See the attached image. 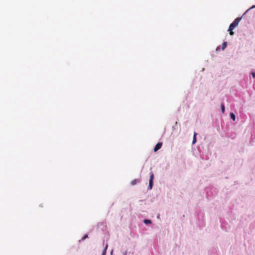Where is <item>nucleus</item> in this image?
I'll return each instance as SVG.
<instances>
[{
    "label": "nucleus",
    "mask_w": 255,
    "mask_h": 255,
    "mask_svg": "<svg viewBox=\"0 0 255 255\" xmlns=\"http://www.w3.org/2000/svg\"><path fill=\"white\" fill-rule=\"evenodd\" d=\"M251 74H252V76H253V77L254 78H255V72H252Z\"/></svg>",
    "instance_id": "nucleus-12"
},
{
    "label": "nucleus",
    "mask_w": 255,
    "mask_h": 255,
    "mask_svg": "<svg viewBox=\"0 0 255 255\" xmlns=\"http://www.w3.org/2000/svg\"><path fill=\"white\" fill-rule=\"evenodd\" d=\"M162 143L161 142H158L157 143L154 148V152H156L158 150H159L162 146Z\"/></svg>",
    "instance_id": "nucleus-3"
},
{
    "label": "nucleus",
    "mask_w": 255,
    "mask_h": 255,
    "mask_svg": "<svg viewBox=\"0 0 255 255\" xmlns=\"http://www.w3.org/2000/svg\"><path fill=\"white\" fill-rule=\"evenodd\" d=\"M153 178H154V174H153V172H151L150 175V179L149 181V188L150 190L152 189V186H153Z\"/></svg>",
    "instance_id": "nucleus-2"
},
{
    "label": "nucleus",
    "mask_w": 255,
    "mask_h": 255,
    "mask_svg": "<svg viewBox=\"0 0 255 255\" xmlns=\"http://www.w3.org/2000/svg\"><path fill=\"white\" fill-rule=\"evenodd\" d=\"M108 247V244H106V246H105V249H104V250L103 251L102 255H106V252H107V250Z\"/></svg>",
    "instance_id": "nucleus-6"
},
{
    "label": "nucleus",
    "mask_w": 255,
    "mask_h": 255,
    "mask_svg": "<svg viewBox=\"0 0 255 255\" xmlns=\"http://www.w3.org/2000/svg\"><path fill=\"white\" fill-rule=\"evenodd\" d=\"M144 223L145 224H149V223H151V221H150V220H149L145 219V220H144Z\"/></svg>",
    "instance_id": "nucleus-10"
},
{
    "label": "nucleus",
    "mask_w": 255,
    "mask_h": 255,
    "mask_svg": "<svg viewBox=\"0 0 255 255\" xmlns=\"http://www.w3.org/2000/svg\"><path fill=\"white\" fill-rule=\"evenodd\" d=\"M87 238H88V235H85L82 238V240H84L85 239H86Z\"/></svg>",
    "instance_id": "nucleus-11"
},
{
    "label": "nucleus",
    "mask_w": 255,
    "mask_h": 255,
    "mask_svg": "<svg viewBox=\"0 0 255 255\" xmlns=\"http://www.w3.org/2000/svg\"><path fill=\"white\" fill-rule=\"evenodd\" d=\"M251 8H255V5H253Z\"/></svg>",
    "instance_id": "nucleus-13"
},
{
    "label": "nucleus",
    "mask_w": 255,
    "mask_h": 255,
    "mask_svg": "<svg viewBox=\"0 0 255 255\" xmlns=\"http://www.w3.org/2000/svg\"><path fill=\"white\" fill-rule=\"evenodd\" d=\"M139 182V179H134L133 180L131 181L130 182V184L131 185L133 186L135 185L136 183H138Z\"/></svg>",
    "instance_id": "nucleus-4"
},
{
    "label": "nucleus",
    "mask_w": 255,
    "mask_h": 255,
    "mask_svg": "<svg viewBox=\"0 0 255 255\" xmlns=\"http://www.w3.org/2000/svg\"><path fill=\"white\" fill-rule=\"evenodd\" d=\"M221 107L222 112L223 113H224L225 112V106L223 104H222Z\"/></svg>",
    "instance_id": "nucleus-9"
},
{
    "label": "nucleus",
    "mask_w": 255,
    "mask_h": 255,
    "mask_svg": "<svg viewBox=\"0 0 255 255\" xmlns=\"http://www.w3.org/2000/svg\"><path fill=\"white\" fill-rule=\"evenodd\" d=\"M230 117L234 121L236 120V115L234 113H230Z\"/></svg>",
    "instance_id": "nucleus-7"
},
{
    "label": "nucleus",
    "mask_w": 255,
    "mask_h": 255,
    "mask_svg": "<svg viewBox=\"0 0 255 255\" xmlns=\"http://www.w3.org/2000/svg\"><path fill=\"white\" fill-rule=\"evenodd\" d=\"M196 135H197V133H196L195 132L194 133V135H193V141H192L193 144H195L196 142Z\"/></svg>",
    "instance_id": "nucleus-5"
},
{
    "label": "nucleus",
    "mask_w": 255,
    "mask_h": 255,
    "mask_svg": "<svg viewBox=\"0 0 255 255\" xmlns=\"http://www.w3.org/2000/svg\"><path fill=\"white\" fill-rule=\"evenodd\" d=\"M227 47V42H224L222 44V49L224 50Z\"/></svg>",
    "instance_id": "nucleus-8"
},
{
    "label": "nucleus",
    "mask_w": 255,
    "mask_h": 255,
    "mask_svg": "<svg viewBox=\"0 0 255 255\" xmlns=\"http://www.w3.org/2000/svg\"><path fill=\"white\" fill-rule=\"evenodd\" d=\"M242 18L241 17H237L236 18L234 21L230 25L228 31H229L230 34L231 35H233L234 34V32L233 31V29L237 27L240 21H241Z\"/></svg>",
    "instance_id": "nucleus-1"
}]
</instances>
